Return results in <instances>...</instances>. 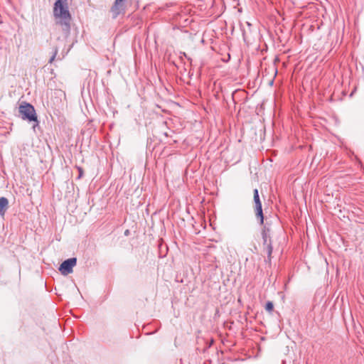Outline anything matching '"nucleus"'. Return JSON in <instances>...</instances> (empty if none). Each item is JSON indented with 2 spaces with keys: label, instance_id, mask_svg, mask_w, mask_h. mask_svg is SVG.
Masks as SVG:
<instances>
[{
  "label": "nucleus",
  "instance_id": "obj_1",
  "mask_svg": "<svg viewBox=\"0 0 364 364\" xmlns=\"http://www.w3.org/2000/svg\"><path fill=\"white\" fill-rule=\"evenodd\" d=\"M53 16L55 25L60 26L64 36L68 37L70 32L71 22L68 0H55L53 6Z\"/></svg>",
  "mask_w": 364,
  "mask_h": 364
},
{
  "label": "nucleus",
  "instance_id": "obj_2",
  "mask_svg": "<svg viewBox=\"0 0 364 364\" xmlns=\"http://www.w3.org/2000/svg\"><path fill=\"white\" fill-rule=\"evenodd\" d=\"M19 112L22 115L21 117L23 119H27L30 122H38L35 109L31 105L26 102L21 105L19 107Z\"/></svg>",
  "mask_w": 364,
  "mask_h": 364
},
{
  "label": "nucleus",
  "instance_id": "obj_3",
  "mask_svg": "<svg viewBox=\"0 0 364 364\" xmlns=\"http://www.w3.org/2000/svg\"><path fill=\"white\" fill-rule=\"evenodd\" d=\"M254 203L256 217L262 225L264 223V215L262 213V203L259 198V192L257 188L254 190Z\"/></svg>",
  "mask_w": 364,
  "mask_h": 364
},
{
  "label": "nucleus",
  "instance_id": "obj_4",
  "mask_svg": "<svg viewBox=\"0 0 364 364\" xmlns=\"http://www.w3.org/2000/svg\"><path fill=\"white\" fill-rule=\"evenodd\" d=\"M77 259L75 257H72L62 262L59 267V271L63 275H67L73 272V267L76 265Z\"/></svg>",
  "mask_w": 364,
  "mask_h": 364
},
{
  "label": "nucleus",
  "instance_id": "obj_5",
  "mask_svg": "<svg viewBox=\"0 0 364 364\" xmlns=\"http://www.w3.org/2000/svg\"><path fill=\"white\" fill-rule=\"evenodd\" d=\"M126 0H115L114 5L112 7V12L114 18H116L118 15L124 13L125 11L124 2Z\"/></svg>",
  "mask_w": 364,
  "mask_h": 364
},
{
  "label": "nucleus",
  "instance_id": "obj_6",
  "mask_svg": "<svg viewBox=\"0 0 364 364\" xmlns=\"http://www.w3.org/2000/svg\"><path fill=\"white\" fill-rule=\"evenodd\" d=\"M9 208V200L5 197L0 198V215L4 216Z\"/></svg>",
  "mask_w": 364,
  "mask_h": 364
},
{
  "label": "nucleus",
  "instance_id": "obj_7",
  "mask_svg": "<svg viewBox=\"0 0 364 364\" xmlns=\"http://www.w3.org/2000/svg\"><path fill=\"white\" fill-rule=\"evenodd\" d=\"M262 239L264 245L269 243V241L271 240L269 230L264 227L262 231Z\"/></svg>",
  "mask_w": 364,
  "mask_h": 364
},
{
  "label": "nucleus",
  "instance_id": "obj_8",
  "mask_svg": "<svg viewBox=\"0 0 364 364\" xmlns=\"http://www.w3.org/2000/svg\"><path fill=\"white\" fill-rule=\"evenodd\" d=\"M266 249L267 254L268 255V257L270 259L271 255L272 253L273 247L272 245V241L269 240V243L264 245Z\"/></svg>",
  "mask_w": 364,
  "mask_h": 364
},
{
  "label": "nucleus",
  "instance_id": "obj_9",
  "mask_svg": "<svg viewBox=\"0 0 364 364\" xmlns=\"http://www.w3.org/2000/svg\"><path fill=\"white\" fill-rule=\"evenodd\" d=\"M274 309V305L272 301H267L265 305V309L268 312H272Z\"/></svg>",
  "mask_w": 364,
  "mask_h": 364
},
{
  "label": "nucleus",
  "instance_id": "obj_10",
  "mask_svg": "<svg viewBox=\"0 0 364 364\" xmlns=\"http://www.w3.org/2000/svg\"><path fill=\"white\" fill-rule=\"evenodd\" d=\"M58 52V48H55V50H54L53 55H52V57L49 60V63H52L54 61Z\"/></svg>",
  "mask_w": 364,
  "mask_h": 364
},
{
  "label": "nucleus",
  "instance_id": "obj_11",
  "mask_svg": "<svg viewBox=\"0 0 364 364\" xmlns=\"http://www.w3.org/2000/svg\"><path fill=\"white\" fill-rule=\"evenodd\" d=\"M82 171L81 168H80V176L82 175Z\"/></svg>",
  "mask_w": 364,
  "mask_h": 364
},
{
  "label": "nucleus",
  "instance_id": "obj_12",
  "mask_svg": "<svg viewBox=\"0 0 364 364\" xmlns=\"http://www.w3.org/2000/svg\"><path fill=\"white\" fill-rule=\"evenodd\" d=\"M128 232H129V230H126V232H125V235H127V234H128Z\"/></svg>",
  "mask_w": 364,
  "mask_h": 364
}]
</instances>
